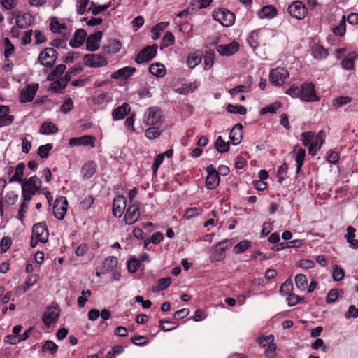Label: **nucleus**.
Instances as JSON below:
<instances>
[{"label": "nucleus", "mask_w": 358, "mask_h": 358, "mask_svg": "<svg viewBox=\"0 0 358 358\" xmlns=\"http://www.w3.org/2000/svg\"><path fill=\"white\" fill-rule=\"evenodd\" d=\"M301 99L307 102H315L320 100V98L315 93V85L311 83H303L301 85Z\"/></svg>", "instance_id": "7"}, {"label": "nucleus", "mask_w": 358, "mask_h": 358, "mask_svg": "<svg viewBox=\"0 0 358 358\" xmlns=\"http://www.w3.org/2000/svg\"><path fill=\"white\" fill-rule=\"evenodd\" d=\"M275 337L273 335L271 334L269 336H260L257 338L258 344L262 347H266L269 345L270 344L274 342Z\"/></svg>", "instance_id": "60"}, {"label": "nucleus", "mask_w": 358, "mask_h": 358, "mask_svg": "<svg viewBox=\"0 0 358 358\" xmlns=\"http://www.w3.org/2000/svg\"><path fill=\"white\" fill-rule=\"evenodd\" d=\"M169 26V22H162L157 24L152 28V38L153 40H157L159 38L161 32L164 31L167 27Z\"/></svg>", "instance_id": "40"}, {"label": "nucleus", "mask_w": 358, "mask_h": 358, "mask_svg": "<svg viewBox=\"0 0 358 358\" xmlns=\"http://www.w3.org/2000/svg\"><path fill=\"white\" fill-rule=\"evenodd\" d=\"M215 52L209 50L206 52L204 55V69L206 70L210 69L214 64Z\"/></svg>", "instance_id": "47"}, {"label": "nucleus", "mask_w": 358, "mask_h": 358, "mask_svg": "<svg viewBox=\"0 0 358 358\" xmlns=\"http://www.w3.org/2000/svg\"><path fill=\"white\" fill-rule=\"evenodd\" d=\"M124 351V348L122 345H115L112 348L111 350L109 351L106 355L107 358H116V357Z\"/></svg>", "instance_id": "63"}, {"label": "nucleus", "mask_w": 358, "mask_h": 358, "mask_svg": "<svg viewBox=\"0 0 358 358\" xmlns=\"http://www.w3.org/2000/svg\"><path fill=\"white\" fill-rule=\"evenodd\" d=\"M355 231L356 229L352 227L349 226L347 228V234L345 235V238L347 241L349 243L351 248L354 249L358 248V240L355 238Z\"/></svg>", "instance_id": "36"}, {"label": "nucleus", "mask_w": 358, "mask_h": 358, "mask_svg": "<svg viewBox=\"0 0 358 358\" xmlns=\"http://www.w3.org/2000/svg\"><path fill=\"white\" fill-rule=\"evenodd\" d=\"M333 33L336 36H342L345 34L346 25H345V17L343 15L341 20L338 26H336L332 29Z\"/></svg>", "instance_id": "48"}, {"label": "nucleus", "mask_w": 358, "mask_h": 358, "mask_svg": "<svg viewBox=\"0 0 358 358\" xmlns=\"http://www.w3.org/2000/svg\"><path fill=\"white\" fill-rule=\"evenodd\" d=\"M250 246L251 242L250 241L243 240L234 247L233 251L235 254H240L245 252L247 249L250 248Z\"/></svg>", "instance_id": "50"}, {"label": "nucleus", "mask_w": 358, "mask_h": 358, "mask_svg": "<svg viewBox=\"0 0 358 358\" xmlns=\"http://www.w3.org/2000/svg\"><path fill=\"white\" fill-rule=\"evenodd\" d=\"M258 39H259V31H253L249 35V36L248 38V42L250 44V45L252 48L255 49L259 45Z\"/></svg>", "instance_id": "61"}, {"label": "nucleus", "mask_w": 358, "mask_h": 358, "mask_svg": "<svg viewBox=\"0 0 358 358\" xmlns=\"http://www.w3.org/2000/svg\"><path fill=\"white\" fill-rule=\"evenodd\" d=\"M202 55L199 51L189 54L187 59V66L193 69L201 62Z\"/></svg>", "instance_id": "35"}, {"label": "nucleus", "mask_w": 358, "mask_h": 358, "mask_svg": "<svg viewBox=\"0 0 358 358\" xmlns=\"http://www.w3.org/2000/svg\"><path fill=\"white\" fill-rule=\"evenodd\" d=\"M3 46L5 57H8L13 54L15 50L14 45L12 44L11 41L8 38H5L3 39Z\"/></svg>", "instance_id": "62"}, {"label": "nucleus", "mask_w": 358, "mask_h": 358, "mask_svg": "<svg viewBox=\"0 0 358 358\" xmlns=\"http://www.w3.org/2000/svg\"><path fill=\"white\" fill-rule=\"evenodd\" d=\"M87 36V33L84 29H78L77 30L74 35L73 39L70 41V45L73 48H79L85 41Z\"/></svg>", "instance_id": "28"}, {"label": "nucleus", "mask_w": 358, "mask_h": 358, "mask_svg": "<svg viewBox=\"0 0 358 358\" xmlns=\"http://www.w3.org/2000/svg\"><path fill=\"white\" fill-rule=\"evenodd\" d=\"M301 85L297 86L295 85H293L291 86L286 92L285 93L289 96H291L292 98H300L301 99Z\"/></svg>", "instance_id": "64"}, {"label": "nucleus", "mask_w": 358, "mask_h": 358, "mask_svg": "<svg viewBox=\"0 0 358 358\" xmlns=\"http://www.w3.org/2000/svg\"><path fill=\"white\" fill-rule=\"evenodd\" d=\"M42 351L50 352L51 355H55L58 350V345L52 341H46L42 346Z\"/></svg>", "instance_id": "53"}, {"label": "nucleus", "mask_w": 358, "mask_h": 358, "mask_svg": "<svg viewBox=\"0 0 358 358\" xmlns=\"http://www.w3.org/2000/svg\"><path fill=\"white\" fill-rule=\"evenodd\" d=\"M292 154L295 157L296 162V173H299L303 165L306 156V150L303 148L295 147Z\"/></svg>", "instance_id": "25"}, {"label": "nucleus", "mask_w": 358, "mask_h": 358, "mask_svg": "<svg viewBox=\"0 0 358 358\" xmlns=\"http://www.w3.org/2000/svg\"><path fill=\"white\" fill-rule=\"evenodd\" d=\"M282 103L280 102L276 101L273 103L272 104L268 105L264 108H262L259 113L262 115H266L268 113H275L276 111L281 108Z\"/></svg>", "instance_id": "44"}, {"label": "nucleus", "mask_w": 358, "mask_h": 358, "mask_svg": "<svg viewBox=\"0 0 358 358\" xmlns=\"http://www.w3.org/2000/svg\"><path fill=\"white\" fill-rule=\"evenodd\" d=\"M325 139V133L323 131L318 132L317 135L315 134L314 139L311 141V144L308 148V152L311 155H315L317 152L321 148Z\"/></svg>", "instance_id": "18"}, {"label": "nucleus", "mask_w": 358, "mask_h": 358, "mask_svg": "<svg viewBox=\"0 0 358 358\" xmlns=\"http://www.w3.org/2000/svg\"><path fill=\"white\" fill-rule=\"evenodd\" d=\"M34 17L29 13H17L15 15V24L17 28L26 29L31 25Z\"/></svg>", "instance_id": "15"}, {"label": "nucleus", "mask_w": 358, "mask_h": 358, "mask_svg": "<svg viewBox=\"0 0 358 358\" xmlns=\"http://www.w3.org/2000/svg\"><path fill=\"white\" fill-rule=\"evenodd\" d=\"M102 38V32L97 31L90 35L86 39V47L89 51H96L99 48L100 41Z\"/></svg>", "instance_id": "21"}, {"label": "nucleus", "mask_w": 358, "mask_h": 358, "mask_svg": "<svg viewBox=\"0 0 358 358\" xmlns=\"http://www.w3.org/2000/svg\"><path fill=\"white\" fill-rule=\"evenodd\" d=\"M149 71L156 77L162 78L165 76L166 70L163 64L157 62L150 66Z\"/></svg>", "instance_id": "32"}, {"label": "nucleus", "mask_w": 358, "mask_h": 358, "mask_svg": "<svg viewBox=\"0 0 358 358\" xmlns=\"http://www.w3.org/2000/svg\"><path fill=\"white\" fill-rule=\"evenodd\" d=\"M131 108L127 103H124L122 106L116 108L112 113L113 120H120L123 119L130 112Z\"/></svg>", "instance_id": "27"}, {"label": "nucleus", "mask_w": 358, "mask_h": 358, "mask_svg": "<svg viewBox=\"0 0 358 358\" xmlns=\"http://www.w3.org/2000/svg\"><path fill=\"white\" fill-rule=\"evenodd\" d=\"M50 29L54 33L66 34L69 33V29L66 24L62 19L57 17L50 18Z\"/></svg>", "instance_id": "14"}, {"label": "nucleus", "mask_w": 358, "mask_h": 358, "mask_svg": "<svg viewBox=\"0 0 358 358\" xmlns=\"http://www.w3.org/2000/svg\"><path fill=\"white\" fill-rule=\"evenodd\" d=\"M140 217L139 207L136 204H132L127 209L124 215V222L127 224H134Z\"/></svg>", "instance_id": "16"}, {"label": "nucleus", "mask_w": 358, "mask_h": 358, "mask_svg": "<svg viewBox=\"0 0 358 358\" xmlns=\"http://www.w3.org/2000/svg\"><path fill=\"white\" fill-rule=\"evenodd\" d=\"M23 198V201L20 204V209L18 211V218L21 220L24 217V215L27 212V208L31 200V196L27 197V195L22 194Z\"/></svg>", "instance_id": "43"}, {"label": "nucleus", "mask_w": 358, "mask_h": 358, "mask_svg": "<svg viewBox=\"0 0 358 358\" xmlns=\"http://www.w3.org/2000/svg\"><path fill=\"white\" fill-rule=\"evenodd\" d=\"M270 81L275 85L283 84L289 77V72L282 67H278L270 72Z\"/></svg>", "instance_id": "10"}, {"label": "nucleus", "mask_w": 358, "mask_h": 358, "mask_svg": "<svg viewBox=\"0 0 358 358\" xmlns=\"http://www.w3.org/2000/svg\"><path fill=\"white\" fill-rule=\"evenodd\" d=\"M49 232L47 225L45 223L39 222L34 225L32 229V237L31 245L36 247L38 242L45 243L48 241Z\"/></svg>", "instance_id": "2"}, {"label": "nucleus", "mask_w": 358, "mask_h": 358, "mask_svg": "<svg viewBox=\"0 0 358 358\" xmlns=\"http://www.w3.org/2000/svg\"><path fill=\"white\" fill-rule=\"evenodd\" d=\"M227 111L233 114L245 115L247 112V110L244 106H234L232 104H228L227 106Z\"/></svg>", "instance_id": "58"}, {"label": "nucleus", "mask_w": 358, "mask_h": 358, "mask_svg": "<svg viewBox=\"0 0 358 358\" xmlns=\"http://www.w3.org/2000/svg\"><path fill=\"white\" fill-rule=\"evenodd\" d=\"M70 79L71 76L69 75V73H66L64 76L58 78L55 82H52L50 84V88L55 92H60L62 90L64 89Z\"/></svg>", "instance_id": "30"}, {"label": "nucleus", "mask_w": 358, "mask_h": 358, "mask_svg": "<svg viewBox=\"0 0 358 358\" xmlns=\"http://www.w3.org/2000/svg\"><path fill=\"white\" fill-rule=\"evenodd\" d=\"M117 259L115 257H108L102 262L101 270V273H106L111 271L117 265Z\"/></svg>", "instance_id": "31"}, {"label": "nucleus", "mask_w": 358, "mask_h": 358, "mask_svg": "<svg viewBox=\"0 0 358 358\" xmlns=\"http://www.w3.org/2000/svg\"><path fill=\"white\" fill-rule=\"evenodd\" d=\"M174 42L175 37L173 34L170 31H167L162 38L160 48L161 49L167 48L170 45H172L174 43Z\"/></svg>", "instance_id": "49"}, {"label": "nucleus", "mask_w": 358, "mask_h": 358, "mask_svg": "<svg viewBox=\"0 0 358 358\" xmlns=\"http://www.w3.org/2000/svg\"><path fill=\"white\" fill-rule=\"evenodd\" d=\"M219 173H213L208 176L206 180V185L208 189H213L217 187L220 183Z\"/></svg>", "instance_id": "41"}, {"label": "nucleus", "mask_w": 358, "mask_h": 358, "mask_svg": "<svg viewBox=\"0 0 358 358\" xmlns=\"http://www.w3.org/2000/svg\"><path fill=\"white\" fill-rule=\"evenodd\" d=\"M357 57L355 52L349 53L342 61V66L347 70H352L355 67L354 61Z\"/></svg>", "instance_id": "42"}, {"label": "nucleus", "mask_w": 358, "mask_h": 358, "mask_svg": "<svg viewBox=\"0 0 358 358\" xmlns=\"http://www.w3.org/2000/svg\"><path fill=\"white\" fill-rule=\"evenodd\" d=\"M158 46L157 44L148 45L142 49L137 55L135 61L138 64H143L152 60L157 54Z\"/></svg>", "instance_id": "5"}, {"label": "nucleus", "mask_w": 358, "mask_h": 358, "mask_svg": "<svg viewBox=\"0 0 358 358\" xmlns=\"http://www.w3.org/2000/svg\"><path fill=\"white\" fill-rule=\"evenodd\" d=\"M38 89V84L35 83H27L20 92V101L22 103L31 102Z\"/></svg>", "instance_id": "9"}, {"label": "nucleus", "mask_w": 358, "mask_h": 358, "mask_svg": "<svg viewBox=\"0 0 358 358\" xmlns=\"http://www.w3.org/2000/svg\"><path fill=\"white\" fill-rule=\"evenodd\" d=\"M68 207V202L65 197L59 196L55 201L53 206V213L56 218L63 220Z\"/></svg>", "instance_id": "13"}, {"label": "nucleus", "mask_w": 358, "mask_h": 358, "mask_svg": "<svg viewBox=\"0 0 358 358\" xmlns=\"http://www.w3.org/2000/svg\"><path fill=\"white\" fill-rule=\"evenodd\" d=\"M95 138L92 136L85 135L81 137L72 138L69 140L70 146L90 145L94 147Z\"/></svg>", "instance_id": "22"}, {"label": "nucleus", "mask_w": 358, "mask_h": 358, "mask_svg": "<svg viewBox=\"0 0 358 358\" xmlns=\"http://www.w3.org/2000/svg\"><path fill=\"white\" fill-rule=\"evenodd\" d=\"M159 328L164 331H170L178 327L176 322L171 320H159Z\"/></svg>", "instance_id": "46"}, {"label": "nucleus", "mask_w": 358, "mask_h": 358, "mask_svg": "<svg viewBox=\"0 0 358 358\" xmlns=\"http://www.w3.org/2000/svg\"><path fill=\"white\" fill-rule=\"evenodd\" d=\"M242 125L241 124H237L231 129L229 134V138L233 145H236L241 143L242 139Z\"/></svg>", "instance_id": "29"}, {"label": "nucleus", "mask_w": 358, "mask_h": 358, "mask_svg": "<svg viewBox=\"0 0 358 358\" xmlns=\"http://www.w3.org/2000/svg\"><path fill=\"white\" fill-rule=\"evenodd\" d=\"M213 17L224 27H230L235 21L234 14L224 8H219L213 11Z\"/></svg>", "instance_id": "3"}, {"label": "nucleus", "mask_w": 358, "mask_h": 358, "mask_svg": "<svg viewBox=\"0 0 358 358\" xmlns=\"http://www.w3.org/2000/svg\"><path fill=\"white\" fill-rule=\"evenodd\" d=\"M89 7L87 8V10L88 13H91L94 15H96L99 13L103 12L106 10L109 6L110 4H106V5H96L94 2L90 1Z\"/></svg>", "instance_id": "39"}, {"label": "nucleus", "mask_w": 358, "mask_h": 358, "mask_svg": "<svg viewBox=\"0 0 358 358\" xmlns=\"http://www.w3.org/2000/svg\"><path fill=\"white\" fill-rule=\"evenodd\" d=\"M41 180L35 176L24 179L21 183L22 194L27 195V197H32L36 193L41 192Z\"/></svg>", "instance_id": "1"}, {"label": "nucleus", "mask_w": 358, "mask_h": 358, "mask_svg": "<svg viewBox=\"0 0 358 358\" xmlns=\"http://www.w3.org/2000/svg\"><path fill=\"white\" fill-rule=\"evenodd\" d=\"M58 128L51 122H45L42 124L40 128V133L45 135L57 133Z\"/></svg>", "instance_id": "38"}, {"label": "nucleus", "mask_w": 358, "mask_h": 358, "mask_svg": "<svg viewBox=\"0 0 358 358\" xmlns=\"http://www.w3.org/2000/svg\"><path fill=\"white\" fill-rule=\"evenodd\" d=\"M277 14V10L273 6H266L258 12L260 18H273Z\"/></svg>", "instance_id": "37"}, {"label": "nucleus", "mask_w": 358, "mask_h": 358, "mask_svg": "<svg viewBox=\"0 0 358 358\" xmlns=\"http://www.w3.org/2000/svg\"><path fill=\"white\" fill-rule=\"evenodd\" d=\"M127 206V200L124 196H117L113 202V214L115 217H121Z\"/></svg>", "instance_id": "17"}, {"label": "nucleus", "mask_w": 358, "mask_h": 358, "mask_svg": "<svg viewBox=\"0 0 358 358\" xmlns=\"http://www.w3.org/2000/svg\"><path fill=\"white\" fill-rule=\"evenodd\" d=\"M315 133L312 131L303 132L301 134L300 140L302 141L304 146L309 148L311 144V141L314 139Z\"/></svg>", "instance_id": "57"}, {"label": "nucleus", "mask_w": 358, "mask_h": 358, "mask_svg": "<svg viewBox=\"0 0 358 358\" xmlns=\"http://www.w3.org/2000/svg\"><path fill=\"white\" fill-rule=\"evenodd\" d=\"M239 48V44L236 41H232L229 44L219 45L216 47L217 51L220 55L229 56L235 54Z\"/></svg>", "instance_id": "19"}, {"label": "nucleus", "mask_w": 358, "mask_h": 358, "mask_svg": "<svg viewBox=\"0 0 358 358\" xmlns=\"http://www.w3.org/2000/svg\"><path fill=\"white\" fill-rule=\"evenodd\" d=\"M14 120L8 106L0 105V127L10 125Z\"/></svg>", "instance_id": "23"}, {"label": "nucleus", "mask_w": 358, "mask_h": 358, "mask_svg": "<svg viewBox=\"0 0 358 358\" xmlns=\"http://www.w3.org/2000/svg\"><path fill=\"white\" fill-rule=\"evenodd\" d=\"M122 48V44L119 41L112 40L108 44L104 45L103 49L104 52L109 55L117 53Z\"/></svg>", "instance_id": "34"}, {"label": "nucleus", "mask_w": 358, "mask_h": 358, "mask_svg": "<svg viewBox=\"0 0 358 358\" xmlns=\"http://www.w3.org/2000/svg\"><path fill=\"white\" fill-rule=\"evenodd\" d=\"M312 55L315 58L321 59L327 57V52L321 45L315 44L312 48Z\"/></svg>", "instance_id": "45"}, {"label": "nucleus", "mask_w": 358, "mask_h": 358, "mask_svg": "<svg viewBox=\"0 0 358 358\" xmlns=\"http://www.w3.org/2000/svg\"><path fill=\"white\" fill-rule=\"evenodd\" d=\"M96 164L94 161L86 162L81 169L83 178L87 180L92 177L96 171Z\"/></svg>", "instance_id": "26"}, {"label": "nucleus", "mask_w": 358, "mask_h": 358, "mask_svg": "<svg viewBox=\"0 0 358 358\" xmlns=\"http://www.w3.org/2000/svg\"><path fill=\"white\" fill-rule=\"evenodd\" d=\"M25 169V166L23 163H19L17 164L15 169V173L13 176L9 180L10 182H18L22 183L24 180V171Z\"/></svg>", "instance_id": "33"}, {"label": "nucleus", "mask_w": 358, "mask_h": 358, "mask_svg": "<svg viewBox=\"0 0 358 358\" xmlns=\"http://www.w3.org/2000/svg\"><path fill=\"white\" fill-rule=\"evenodd\" d=\"M161 131L157 126H150L145 131V136L150 140H153L159 137L161 134Z\"/></svg>", "instance_id": "52"}, {"label": "nucleus", "mask_w": 358, "mask_h": 358, "mask_svg": "<svg viewBox=\"0 0 358 358\" xmlns=\"http://www.w3.org/2000/svg\"><path fill=\"white\" fill-rule=\"evenodd\" d=\"M136 71V69L134 67L125 66L113 72L110 78L113 79H127L131 76Z\"/></svg>", "instance_id": "24"}, {"label": "nucleus", "mask_w": 358, "mask_h": 358, "mask_svg": "<svg viewBox=\"0 0 358 358\" xmlns=\"http://www.w3.org/2000/svg\"><path fill=\"white\" fill-rule=\"evenodd\" d=\"M90 3V0H76V12L79 15H83Z\"/></svg>", "instance_id": "59"}, {"label": "nucleus", "mask_w": 358, "mask_h": 358, "mask_svg": "<svg viewBox=\"0 0 358 358\" xmlns=\"http://www.w3.org/2000/svg\"><path fill=\"white\" fill-rule=\"evenodd\" d=\"M66 69V66L64 64H59L56 66V68L52 71L50 74H49L48 78L49 80H55L58 79L64 73Z\"/></svg>", "instance_id": "54"}, {"label": "nucleus", "mask_w": 358, "mask_h": 358, "mask_svg": "<svg viewBox=\"0 0 358 358\" xmlns=\"http://www.w3.org/2000/svg\"><path fill=\"white\" fill-rule=\"evenodd\" d=\"M288 12L291 16L301 20L307 15V9L302 1H296L292 3L288 7Z\"/></svg>", "instance_id": "12"}, {"label": "nucleus", "mask_w": 358, "mask_h": 358, "mask_svg": "<svg viewBox=\"0 0 358 358\" xmlns=\"http://www.w3.org/2000/svg\"><path fill=\"white\" fill-rule=\"evenodd\" d=\"M295 283L297 288L301 290H305L308 285V281L306 275L303 274H298L295 277Z\"/></svg>", "instance_id": "56"}, {"label": "nucleus", "mask_w": 358, "mask_h": 358, "mask_svg": "<svg viewBox=\"0 0 358 358\" xmlns=\"http://www.w3.org/2000/svg\"><path fill=\"white\" fill-rule=\"evenodd\" d=\"M233 245L231 240L225 239L216 245L215 255L214 259L215 261L222 260L224 257V252Z\"/></svg>", "instance_id": "20"}, {"label": "nucleus", "mask_w": 358, "mask_h": 358, "mask_svg": "<svg viewBox=\"0 0 358 358\" xmlns=\"http://www.w3.org/2000/svg\"><path fill=\"white\" fill-rule=\"evenodd\" d=\"M84 64L90 68L106 66L108 64V59L101 54H87L83 57Z\"/></svg>", "instance_id": "4"}, {"label": "nucleus", "mask_w": 358, "mask_h": 358, "mask_svg": "<svg viewBox=\"0 0 358 358\" xmlns=\"http://www.w3.org/2000/svg\"><path fill=\"white\" fill-rule=\"evenodd\" d=\"M352 99L349 96H338L334 99L332 101V106L334 108H339L349 103H350Z\"/></svg>", "instance_id": "51"}, {"label": "nucleus", "mask_w": 358, "mask_h": 358, "mask_svg": "<svg viewBox=\"0 0 358 358\" xmlns=\"http://www.w3.org/2000/svg\"><path fill=\"white\" fill-rule=\"evenodd\" d=\"M57 56V53L55 49L47 48L41 52L38 61L43 66H50L55 63Z\"/></svg>", "instance_id": "11"}, {"label": "nucleus", "mask_w": 358, "mask_h": 358, "mask_svg": "<svg viewBox=\"0 0 358 358\" xmlns=\"http://www.w3.org/2000/svg\"><path fill=\"white\" fill-rule=\"evenodd\" d=\"M60 309L57 304L48 307L43 315V323L50 327L52 323L56 322L59 317Z\"/></svg>", "instance_id": "8"}, {"label": "nucleus", "mask_w": 358, "mask_h": 358, "mask_svg": "<svg viewBox=\"0 0 358 358\" xmlns=\"http://www.w3.org/2000/svg\"><path fill=\"white\" fill-rule=\"evenodd\" d=\"M215 147L216 150L219 152H227L229 149V143H226L221 136H219L215 142Z\"/></svg>", "instance_id": "55"}, {"label": "nucleus", "mask_w": 358, "mask_h": 358, "mask_svg": "<svg viewBox=\"0 0 358 358\" xmlns=\"http://www.w3.org/2000/svg\"><path fill=\"white\" fill-rule=\"evenodd\" d=\"M162 122L160 110L156 107L149 108L144 115V123L148 126H159Z\"/></svg>", "instance_id": "6"}]
</instances>
